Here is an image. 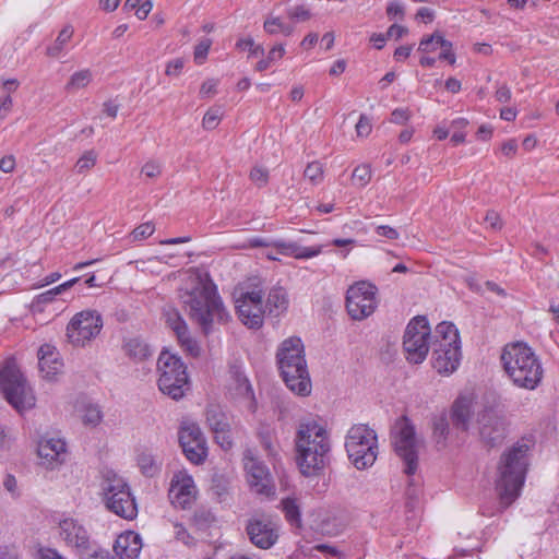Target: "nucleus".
Masks as SVG:
<instances>
[{
	"instance_id": "1",
	"label": "nucleus",
	"mask_w": 559,
	"mask_h": 559,
	"mask_svg": "<svg viewBox=\"0 0 559 559\" xmlns=\"http://www.w3.org/2000/svg\"><path fill=\"white\" fill-rule=\"evenodd\" d=\"M181 299L189 318L205 335L212 332L215 322L225 324L230 318L216 286L210 280L197 277L191 288L181 295Z\"/></svg>"
},
{
	"instance_id": "2",
	"label": "nucleus",
	"mask_w": 559,
	"mask_h": 559,
	"mask_svg": "<svg viewBox=\"0 0 559 559\" xmlns=\"http://www.w3.org/2000/svg\"><path fill=\"white\" fill-rule=\"evenodd\" d=\"M530 442L518 441L500 456L496 488L501 511L507 509L519 496L524 485L528 467Z\"/></svg>"
},
{
	"instance_id": "3",
	"label": "nucleus",
	"mask_w": 559,
	"mask_h": 559,
	"mask_svg": "<svg viewBox=\"0 0 559 559\" xmlns=\"http://www.w3.org/2000/svg\"><path fill=\"white\" fill-rule=\"evenodd\" d=\"M503 370L516 388L533 391L544 378L540 358L526 343L507 344L500 356Z\"/></svg>"
},
{
	"instance_id": "4",
	"label": "nucleus",
	"mask_w": 559,
	"mask_h": 559,
	"mask_svg": "<svg viewBox=\"0 0 559 559\" xmlns=\"http://www.w3.org/2000/svg\"><path fill=\"white\" fill-rule=\"evenodd\" d=\"M295 447L297 464L306 476L314 475L324 467L331 449L326 430L316 420L299 424Z\"/></svg>"
},
{
	"instance_id": "5",
	"label": "nucleus",
	"mask_w": 559,
	"mask_h": 559,
	"mask_svg": "<svg viewBox=\"0 0 559 559\" xmlns=\"http://www.w3.org/2000/svg\"><path fill=\"white\" fill-rule=\"evenodd\" d=\"M276 362L287 388L301 396L311 392V380L302 341L297 336L284 340L276 352Z\"/></svg>"
},
{
	"instance_id": "6",
	"label": "nucleus",
	"mask_w": 559,
	"mask_h": 559,
	"mask_svg": "<svg viewBox=\"0 0 559 559\" xmlns=\"http://www.w3.org/2000/svg\"><path fill=\"white\" fill-rule=\"evenodd\" d=\"M345 449L348 459L357 469L370 467L378 455L376 431L365 424L353 425L346 435Z\"/></svg>"
},
{
	"instance_id": "7",
	"label": "nucleus",
	"mask_w": 559,
	"mask_h": 559,
	"mask_svg": "<svg viewBox=\"0 0 559 559\" xmlns=\"http://www.w3.org/2000/svg\"><path fill=\"white\" fill-rule=\"evenodd\" d=\"M0 386L5 400L19 413L35 406V395L14 360H8L0 370Z\"/></svg>"
},
{
	"instance_id": "8",
	"label": "nucleus",
	"mask_w": 559,
	"mask_h": 559,
	"mask_svg": "<svg viewBox=\"0 0 559 559\" xmlns=\"http://www.w3.org/2000/svg\"><path fill=\"white\" fill-rule=\"evenodd\" d=\"M157 369L159 371L158 388L173 400H180L189 390V378L187 367L181 358L165 350L162 352Z\"/></svg>"
},
{
	"instance_id": "9",
	"label": "nucleus",
	"mask_w": 559,
	"mask_h": 559,
	"mask_svg": "<svg viewBox=\"0 0 559 559\" xmlns=\"http://www.w3.org/2000/svg\"><path fill=\"white\" fill-rule=\"evenodd\" d=\"M263 285L259 277L249 278L246 287H241L236 297V309L241 322L251 328H260L263 323Z\"/></svg>"
},
{
	"instance_id": "10",
	"label": "nucleus",
	"mask_w": 559,
	"mask_h": 559,
	"mask_svg": "<svg viewBox=\"0 0 559 559\" xmlns=\"http://www.w3.org/2000/svg\"><path fill=\"white\" fill-rule=\"evenodd\" d=\"M106 508L124 520H133L138 515L135 499L127 481L116 475H108L103 483Z\"/></svg>"
},
{
	"instance_id": "11",
	"label": "nucleus",
	"mask_w": 559,
	"mask_h": 559,
	"mask_svg": "<svg viewBox=\"0 0 559 559\" xmlns=\"http://www.w3.org/2000/svg\"><path fill=\"white\" fill-rule=\"evenodd\" d=\"M392 438L396 454L405 463L404 472L414 475L418 467V440L415 426L407 416L395 421Z\"/></svg>"
},
{
	"instance_id": "12",
	"label": "nucleus",
	"mask_w": 559,
	"mask_h": 559,
	"mask_svg": "<svg viewBox=\"0 0 559 559\" xmlns=\"http://www.w3.org/2000/svg\"><path fill=\"white\" fill-rule=\"evenodd\" d=\"M430 328L425 317L414 318L406 326L403 347L411 362L420 364L429 352Z\"/></svg>"
},
{
	"instance_id": "13",
	"label": "nucleus",
	"mask_w": 559,
	"mask_h": 559,
	"mask_svg": "<svg viewBox=\"0 0 559 559\" xmlns=\"http://www.w3.org/2000/svg\"><path fill=\"white\" fill-rule=\"evenodd\" d=\"M377 287L366 281L352 285L346 293V309L353 320H364L377 308Z\"/></svg>"
},
{
	"instance_id": "14",
	"label": "nucleus",
	"mask_w": 559,
	"mask_h": 559,
	"mask_svg": "<svg viewBox=\"0 0 559 559\" xmlns=\"http://www.w3.org/2000/svg\"><path fill=\"white\" fill-rule=\"evenodd\" d=\"M102 328V316L96 310H83L68 323L67 337L73 345L84 346L100 333Z\"/></svg>"
},
{
	"instance_id": "15",
	"label": "nucleus",
	"mask_w": 559,
	"mask_h": 559,
	"mask_svg": "<svg viewBox=\"0 0 559 559\" xmlns=\"http://www.w3.org/2000/svg\"><path fill=\"white\" fill-rule=\"evenodd\" d=\"M179 443L186 457L193 464H201L207 455L206 440L195 423H185L179 430Z\"/></svg>"
},
{
	"instance_id": "16",
	"label": "nucleus",
	"mask_w": 559,
	"mask_h": 559,
	"mask_svg": "<svg viewBox=\"0 0 559 559\" xmlns=\"http://www.w3.org/2000/svg\"><path fill=\"white\" fill-rule=\"evenodd\" d=\"M478 432L485 447L496 448L507 437L506 420L492 409H485L478 416Z\"/></svg>"
},
{
	"instance_id": "17",
	"label": "nucleus",
	"mask_w": 559,
	"mask_h": 559,
	"mask_svg": "<svg viewBox=\"0 0 559 559\" xmlns=\"http://www.w3.org/2000/svg\"><path fill=\"white\" fill-rule=\"evenodd\" d=\"M246 533L252 545L264 550L272 548L280 537L277 524L270 519L248 520Z\"/></svg>"
},
{
	"instance_id": "18",
	"label": "nucleus",
	"mask_w": 559,
	"mask_h": 559,
	"mask_svg": "<svg viewBox=\"0 0 559 559\" xmlns=\"http://www.w3.org/2000/svg\"><path fill=\"white\" fill-rule=\"evenodd\" d=\"M60 535L69 546L76 549L82 559L96 548L92 546L85 527L73 519H66L60 522Z\"/></svg>"
},
{
	"instance_id": "19",
	"label": "nucleus",
	"mask_w": 559,
	"mask_h": 559,
	"mask_svg": "<svg viewBox=\"0 0 559 559\" xmlns=\"http://www.w3.org/2000/svg\"><path fill=\"white\" fill-rule=\"evenodd\" d=\"M166 324L175 332L181 348L192 357H198L200 346L195 340L190 336L188 325L179 311L175 308L164 310Z\"/></svg>"
},
{
	"instance_id": "20",
	"label": "nucleus",
	"mask_w": 559,
	"mask_h": 559,
	"mask_svg": "<svg viewBox=\"0 0 559 559\" xmlns=\"http://www.w3.org/2000/svg\"><path fill=\"white\" fill-rule=\"evenodd\" d=\"M460 358V344L448 343L432 346V366L439 373H452L457 368Z\"/></svg>"
},
{
	"instance_id": "21",
	"label": "nucleus",
	"mask_w": 559,
	"mask_h": 559,
	"mask_svg": "<svg viewBox=\"0 0 559 559\" xmlns=\"http://www.w3.org/2000/svg\"><path fill=\"white\" fill-rule=\"evenodd\" d=\"M247 469L248 483L252 491L265 497L275 495V487L272 484L269 469L264 464L259 461L251 460L250 463L247 464Z\"/></svg>"
},
{
	"instance_id": "22",
	"label": "nucleus",
	"mask_w": 559,
	"mask_h": 559,
	"mask_svg": "<svg viewBox=\"0 0 559 559\" xmlns=\"http://www.w3.org/2000/svg\"><path fill=\"white\" fill-rule=\"evenodd\" d=\"M233 395L243 402V406L250 413L254 414L258 409V403L253 389L248 378L239 370L233 371V383L230 385Z\"/></svg>"
},
{
	"instance_id": "23",
	"label": "nucleus",
	"mask_w": 559,
	"mask_h": 559,
	"mask_svg": "<svg viewBox=\"0 0 559 559\" xmlns=\"http://www.w3.org/2000/svg\"><path fill=\"white\" fill-rule=\"evenodd\" d=\"M37 453L43 460V464L47 467L53 468L55 464H60L64 460L66 442L56 438L40 440Z\"/></svg>"
},
{
	"instance_id": "24",
	"label": "nucleus",
	"mask_w": 559,
	"mask_h": 559,
	"mask_svg": "<svg viewBox=\"0 0 559 559\" xmlns=\"http://www.w3.org/2000/svg\"><path fill=\"white\" fill-rule=\"evenodd\" d=\"M142 546L140 534L133 531H127L117 537L114 544V551L120 559H135Z\"/></svg>"
},
{
	"instance_id": "25",
	"label": "nucleus",
	"mask_w": 559,
	"mask_h": 559,
	"mask_svg": "<svg viewBox=\"0 0 559 559\" xmlns=\"http://www.w3.org/2000/svg\"><path fill=\"white\" fill-rule=\"evenodd\" d=\"M472 402L466 396H459L452 404L450 419L454 428L467 431L472 417Z\"/></svg>"
},
{
	"instance_id": "26",
	"label": "nucleus",
	"mask_w": 559,
	"mask_h": 559,
	"mask_svg": "<svg viewBox=\"0 0 559 559\" xmlns=\"http://www.w3.org/2000/svg\"><path fill=\"white\" fill-rule=\"evenodd\" d=\"M169 497L174 504L186 509L194 499V485L191 477L181 480H173L169 489Z\"/></svg>"
},
{
	"instance_id": "27",
	"label": "nucleus",
	"mask_w": 559,
	"mask_h": 559,
	"mask_svg": "<svg viewBox=\"0 0 559 559\" xmlns=\"http://www.w3.org/2000/svg\"><path fill=\"white\" fill-rule=\"evenodd\" d=\"M436 44L442 49L439 55L440 60H445L450 64L455 63V53L453 52V45L450 40H447L440 32H435L433 34L424 37L418 46L419 51H428L430 49V45Z\"/></svg>"
},
{
	"instance_id": "28",
	"label": "nucleus",
	"mask_w": 559,
	"mask_h": 559,
	"mask_svg": "<svg viewBox=\"0 0 559 559\" xmlns=\"http://www.w3.org/2000/svg\"><path fill=\"white\" fill-rule=\"evenodd\" d=\"M38 367L43 377L46 379H51L60 371L62 362L57 359L52 346L45 344L39 347Z\"/></svg>"
},
{
	"instance_id": "29",
	"label": "nucleus",
	"mask_w": 559,
	"mask_h": 559,
	"mask_svg": "<svg viewBox=\"0 0 559 559\" xmlns=\"http://www.w3.org/2000/svg\"><path fill=\"white\" fill-rule=\"evenodd\" d=\"M273 247L280 254L294 257L296 259H309L321 253V247H302L294 241L276 240Z\"/></svg>"
},
{
	"instance_id": "30",
	"label": "nucleus",
	"mask_w": 559,
	"mask_h": 559,
	"mask_svg": "<svg viewBox=\"0 0 559 559\" xmlns=\"http://www.w3.org/2000/svg\"><path fill=\"white\" fill-rule=\"evenodd\" d=\"M80 281V277L71 278L45 293H41L37 295L33 301H32V309L34 311L41 312L44 310V306L47 304H50L55 300L56 296L62 294L67 289L73 287L78 282Z\"/></svg>"
},
{
	"instance_id": "31",
	"label": "nucleus",
	"mask_w": 559,
	"mask_h": 559,
	"mask_svg": "<svg viewBox=\"0 0 559 559\" xmlns=\"http://www.w3.org/2000/svg\"><path fill=\"white\" fill-rule=\"evenodd\" d=\"M432 425V439L436 442L438 450L447 447V441L450 435L449 416L445 412L435 415L431 419Z\"/></svg>"
},
{
	"instance_id": "32",
	"label": "nucleus",
	"mask_w": 559,
	"mask_h": 559,
	"mask_svg": "<svg viewBox=\"0 0 559 559\" xmlns=\"http://www.w3.org/2000/svg\"><path fill=\"white\" fill-rule=\"evenodd\" d=\"M206 424L212 432H224L230 426L227 415L218 405H210L206 408Z\"/></svg>"
},
{
	"instance_id": "33",
	"label": "nucleus",
	"mask_w": 559,
	"mask_h": 559,
	"mask_svg": "<svg viewBox=\"0 0 559 559\" xmlns=\"http://www.w3.org/2000/svg\"><path fill=\"white\" fill-rule=\"evenodd\" d=\"M435 341L431 343V346L435 344L445 345L448 343L451 344H460V335L455 325L451 322H441L437 325L435 331Z\"/></svg>"
},
{
	"instance_id": "34",
	"label": "nucleus",
	"mask_w": 559,
	"mask_h": 559,
	"mask_svg": "<svg viewBox=\"0 0 559 559\" xmlns=\"http://www.w3.org/2000/svg\"><path fill=\"white\" fill-rule=\"evenodd\" d=\"M288 307L287 293L283 287H273L267 296L265 308L275 316L284 312Z\"/></svg>"
},
{
	"instance_id": "35",
	"label": "nucleus",
	"mask_w": 559,
	"mask_h": 559,
	"mask_svg": "<svg viewBox=\"0 0 559 559\" xmlns=\"http://www.w3.org/2000/svg\"><path fill=\"white\" fill-rule=\"evenodd\" d=\"M123 349L126 355L136 362L143 361L152 355L148 345L136 337L128 340L123 345Z\"/></svg>"
},
{
	"instance_id": "36",
	"label": "nucleus",
	"mask_w": 559,
	"mask_h": 559,
	"mask_svg": "<svg viewBox=\"0 0 559 559\" xmlns=\"http://www.w3.org/2000/svg\"><path fill=\"white\" fill-rule=\"evenodd\" d=\"M283 512L285 514L286 520L290 524H295L300 526L301 523V514L300 508L295 498H285L282 500Z\"/></svg>"
},
{
	"instance_id": "37",
	"label": "nucleus",
	"mask_w": 559,
	"mask_h": 559,
	"mask_svg": "<svg viewBox=\"0 0 559 559\" xmlns=\"http://www.w3.org/2000/svg\"><path fill=\"white\" fill-rule=\"evenodd\" d=\"M92 72L88 69L73 73L66 85L67 91L84 88L92 81Z\"/></svg>"
},
{
	"instance_id": "38",
	"label": "nucleus",
	"mask_w": 559,
	"mask_h": 559,
	"mask_svg": "<svg viewBox=\"0 0 559 559\" xmlns=\"http://www.w3.org/2000/svg\"><path fill=\"white\" fill-rule=\"evenodd\" d=\"M138 465L143 475L153 477L159 471V466L152 454L141 453L138 456Z\"/></svg>"
},
{
	"instance_id": "39",
	"label": "nucleus",
	"mask_w": 559,
	"mask_h": 559,
	"mask_svg": "<svg viewBox=\"0 0 559 559\" xmlns=\"http://www.w3.org/2000/svg\"><path fill=\"white\" fill-rule=\"evenodd\" d=\"M97 154L95 151L90 150L78 159L74 168L78 174H84L96 165Z\"/></svg>"
},
{
	"instance_id": "40",
	"label": "nucleus",
	"mask_w": 559,
	"mask_h": 559,
	"mask_svg": "<svg viewBox=\"0 0 559 559\" xmlns=\"http://www.w3.org/2000/svg\"><path fill=\"white\" fill-rule=\"evenodd\" d=\"M83 423L90 426H97L103 418V413L98 405L88 404L84 407Z\"/></svg>"
},
{
	"instance_id": "41",
	"label": "nucleus",
	"mask_w": 559,
	"mask_h": 559,
	"mask_svg": "<svg viewBox=\"0 0 559 559\" xmlns=\"http://www.w3.org/2000/svg\"><path fill=\"white\" fill-rule=\"evenodd\" d=\"M286 15L293 22H306L312 16L310 10L302 4L288 8Z\"/></svg>"
},
{
	"instance_id": "42",
	"label": "nucleus",
	"mask_w": 559,
	"mask_h": 559,
	"mask_svg": "<svg viewBox=\"0 0 559 559\" xmlns=\"http://www.w3.org/2000/svg\"><path fill=\"white\" fill-rule=\"evenodd\" d=\"M258 438L260 440L261 445L269 454L274 453V431L269 426H261L258 431Z\"/></svg>"
},
{
	"instance_id": "43",
	"label": "nucleus",
	"mask_w": 559,
	"mask_h": 559,
	"mask_svg": "<svg viewBox=\"0 0 559 559\" xmlns=\"http://www.w3.org/2000/svg\"><path fill=\"white\" fill-rule=\"evenodd\" d=\"M223 116L222 109L219 107L210 108L202 120V127L205 130H214Z\"/></svg>"
},
{
	"instance_id": "44",
	"label": "nucleus",
	"mask_w": 559,
	"mask_h": 559,
	"mask_svg": "<svg viewBox=\"0 0 559 559\" xmlns=\"http://www.w3.org/2000/svg\"><path fill=\"white\" fill-rule=\"evenodd\" d=\"M304 176L313 185H318L323 179V166L319 162L309 163L304 171Z\"/></svg>"
},
{
	"instance_id": "45",
	"label": "nucleus",
	"mask_w": 559,
	"mask_h": 559,
	"mask_svg": "<svg viewBox=\"0 0 559 559\" xmlns=\"http://www.w3.org/2000/svg\"><path fill=\"white\" fill-rule=\"evenodd\" d=\"M155 230L152 222H146L135 227L130 234L131 241H140L150 237Z\"/></svg>"
},
{
	"instance_id": "46",
	"label": "nucleus",
	"mask_w": 559,
	"mask_h": 559,
	"mask_svg": "<svg viewBox=\"0 0 559 559\" xmlns=\"http://www.w3.org/2000/svg\"><path fill=\"white\" fill-rule=\"evenodd\" d=\"M352 179L360 187H365L371 179L370 167L368 165L357 166L353 171Z\"/></svg>"
},
{
	"instance_id": "47",
	"label": "nucleus",
	"mask_w": 559,
	"mask_h": 559,
	"mask_svg": "<svg viewBox=\"0 0 559 559\" xmlns=\"http://www.w3.org/2000/svg\"><path fill=\"white\" fill-rule=\"evenodd\" d=\"M283 21L280 16L269 14L263 22V29L269 35H276L281 32Z\"/></svg>"
},
{
	"instance_id": "48",
	"label": "nucleus",
	"mask_w": 559,
	"mask_h": 559,
	"mask_svg": "<svg viewBox=\"0 0 559 559\" xmlns=\"http://www.w3.org/2000/svg\"><path fill=\"white\" fill-rule=\"evenodd\" d=\"M224 432H213L215 442L224 450L228 451L233 448L234 442L230 433V426L224 429Z\"/></svg>"
},
{
	"instance_id": "49",
	"label": "nucleus",
	"mask_w": 559,
	"mask_h": 559,
	"mask_svg": "<svg viewBox=\"0 0 559 559\" xmlns=\"http://www.w3.org/2000/svg\"><path fill=\"white\" fill-rule=\"evenodd\" d=\"M236 46L240 49L249 48L251 55H253V56H263L264 55L263 46L254 45V41L251 37L239 39L237 41Z\"/></svg>"
},
{
	"instance_id": "50",
	"label": "nucleus",
	"mask_w": 559,
	"mask_h": 559,
	"mask_svg": "<svg viewBox=\"0 0 559 559\" xmlns=\"http://www.w3.org/2000/svg\"><path fill=\"white\" fill-rule=\"evenodd\" d=\"M212 40L210 38L202 39L194 48V60L201 63L207 56Z\"/></svg>"
},
{
	"instance_id": "51",
	"label": "nucleus",
	"mask_w": 559,
	"mask_h": 559,
	"mask_svg": "<svg viewBox=\"0 0 559 559\" xmlns=\"http://www.w3.org/2000/svg\"><path fill=\"white\" fill-rule=\"evenodd\" d=\"M250 178L258 187H263L267 182L269 173L264 168L253 167L250 171Z\"/></svg>"
},
{
	"instance_id": "52",
	"label": "nucleus",
	"mask_w": 559,
	"mask_h": 559,
	"mask_svg": "<svg viewBox=\"0 0 559 559\" xmlns=\"http://www.w3.org/2000/svg\"><path fill=\"white\" fill-rule=\"evenodd\" d=\"M175 537L177 540L181 542L187 546L194 545V538L189 534L186 527L181 524L175 525Z\"/></svg>"
},
{
	"instance_id": "53",
	"label": "nucleus",
	"mask_w": 559,
	"mask_h": 559,
	"mask_svg": "<svg viewBox=\"0 0 559 559\" xmlns=\"http://www.w3.org/2000/svg\"><path fill=\"white\" fill-rule=\"evenodd\" d=\"M372 130L371 121L366 115H360L356 123V133L358 136H367Z\"/></svg>"
},
{
	"instance_id": "54",
	"label": "nucleus",
	"mask_w": 559,
	"mask_h": 559,
	"mask_svg": "<svg viewBox=\"0 0 559 559\" xmlns=\"http://www.w3.org/2000/svg\"><path fill=\"white\" fill-rule=\"evenodd\" d=\"M193 521L200 528H204L214 521V516L210 511H199L194 513Z\"/></svg>"
},
{
	"instance_id": "55",
	"label": "nucleus",
	"mask_w": 559,
	"mask_h": 559,
	"mask_svg": "<svg viewBox=\"0 0 559 559\" xmlns=\"http://www.w3.org/2000/svg\"><path fill=\"white\" fill-rule=\"evenodd\" d=\"M141 173L145 175L147 178H157L162 173L160 165L154 160L146 162L143 165Z\"/></svg>"
},
{
	"instance_id": "56",
	"label": "nucleus",
	"mask_w": 559,
	"mask_h": 559,
	"mask_svg": "<svg viewBox=\"0 0 559 559\" xmlns=\"http://www.w3.org/2000/svg\"><path fill=\"white\" fill-rule=\"evenodd\" d=\"M185 67V59L177 58L174 60H170L166 66L165 73L170 76H178L181 73V70Z\"/></svg>"
},
{
	"instance_id": "57",
	"label": "nucleus",
	"mask_w": 559,
	"mask_h": 559,
	"mask_svg": "<svg viewBox=\"0 0 559 559\" xmlns=\"http://www.w3.org/2000/svg\"><path fill=\"white\" fill-rule=\"evenodd\" d=\"M216 86L217 81L210 79L203 82V84L200 87V95L201 97H211L216 94Z\"/></svg>"
},
{
	"instance_id": "58",
	"label": "nucleus",
	"mask_w": 559,
	"mask_h": 559,
	"mask_svg": "<svg viewBox=\"0 0 559 559\" xmlns=\"http://www.w3.org/2000/svg\"><path fill=\"white\" fill-rule=\"evenodd\" d=\"M411 117L409 110L404 108H396L391 114V122L403 124L405 123Z\"/></svg>"
},
{
	"instance_id": "59",
	"label": "nucleus",
	"mask_w": 559,
	"mask_h": 559,
	"mask_svg": "<svg viewBox=\"0 0 559 559\" xmlns=\"http://www.w3.org/2000/svg\"><path fill=\"white\" fill-rule=\"evenodd\" d=\"M376 234L378 236L385 237L390 240H395L400 236L399 231L395 228H393L391 226H386V225L378 226L376 228Z\"/></svg>"
},
{
	"instance_id": "60",
	"label": "nucleus",
	"mask_w": 559,
	"mask_h": 559,
	"mask_svg": "<svg viewBox=\"0 0 559 559\" xmlns=\"http://www.w3.org/2000/svg\"><path fill=\"white\" fill-rule=\"evenodd\" d=\"M73 27L71 25H66L59 33L56 41L57 44L61 45L62 47H64L69 41L70 39L72 38L73 36Z\"/></svg>"
},
{
	"instance_id": "61",
	"label": "nucleus",
	"mask_w": 559,
	"mask_h": 559,
	"mask_svg": "<svg viewBox=\"0 0 559 559\" xmlns=\"http://www.w3.org/2000/svg\"><path fill=\"white\" fill-rule=\"evenodd\" d=\"M404 14V8L399 3L392 2L386 7V15L390 19L399 17L400 20H403Z\"/></svg>"
},
{
	"instance_id": "62",
	"label": "nucleus",
	"mask_w": 559,
	"mask_h": 559,
	"mask_svg": "<svg viewBox=\"0 0 559 559\" xmlns=\"http://www.w3.org/2000/svg\"><path fill=\"white\" fill-rule=\"evenodd\" d=\"M485 222L488 223L492 229H500L502 227L499 214L492 210L486 213Z\"/></svg>"
},
{
	"instance_id": "63",
	"label": "nucleus",
	"mask_w": 559,
	"mask_h": 559,
	"mask_svg": "<svg viewBox=\"0 0 559 559\" xmlns=\"http://www.w3.org/2000/svg\"><path fill=\"white\" fill-rule=\"evenodd\" d=\"M407 33L408 29L405 26L393 24L388 28L386 36H389V38L394 37L397 40Z\"/></svg>"
},
{
	"instance_id": "64",
	"label": "nucleus",
	"mask_w": 559,
	"mask_h": 559,
	"mask_svg": "<svg viewBox=\"0 0 559 559\" xmlns=\"http://www.w3.org/2000/svg\"><path fill=\"white\" fill-rule=\"evenodd\" d=\"M495 96L499 103H508L511 99V91L503 84L497 88Z\"/></svg>"
}]
</instances>
